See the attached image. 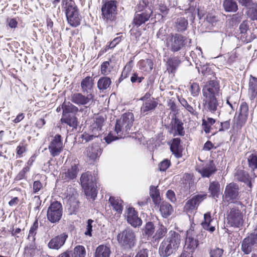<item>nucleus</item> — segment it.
<instances>
[{
  "mask_svg": "<svg viewBox=\"0 0 257 257\" xmlns=\"http://www.w3.org/2000/svg\"><path fill=\"white\" fill-rule=\"evenodd\" d=\"M235 177L239 181L245 182L248 180V174L243 170H237L235 173Z\"/></svg>",
  "mask_w": 257,
  "mask_h": 257,
  "instance_id": "de8ad7c7",
  "label": "nucleus"
},
{
  "mask_svg": "<svg viewBox=\"0 0 257 257\" xmlns=\"http://www.w3.org/2000/svg\"><path fill=\"white\" fill-rule=\"evenodd\" d=\"M153 11L151 8H147L143 12H136L134 17L133 25L139 27L148 21Z\"/></svg>",
  "mask_w": 257,
  "mask_h": 257,
  "instance_id": "f3484780",
  "label": "nucleus"
},
{
  "mask_svg": "<svg viewBox=\"0 0 257 257\" xmlns=\"http://www.w3.org/2000/svg\"><path fill=\"white\" fill-rule=\"evenodd\" d=\"M110 64L108 61H105L101 65V73L104 75H107L110 72Z\"/></svg>",
  "mask_w": 257,
  "mask_h": 257,
  "instance_id": "864d4df0",
  "label": "nucleus"
},
{
  "mask_svg": "<svg viewBox=\"0 0 257 257\" xmlns=\"http://www.w3.org/2000/svg\"><path fill=\"white\" fill-rule=\"evenodd\" d=\"M94 85L93 80L89 76L86 77L81 82V87L83 93H92L93 86Z\"/></svg>",
  "mask_w": 257,
  "mask_h": 257,
  "instance_id": "a878e982",
  "label": "nucleus"
},
{
  "mask_svg": "<svg viewBox=\"0 0 257 257\" xmlns=\"http://www.w3.org/2000/svg\"><path fill=\"white\" fill-rule=\"evenodd\" d=\"M93 222V220L92 219H88L87 221V225L86 226V230L84 234L86 235H88L89 236H92L91 232L92 231V223Z\"/></svg>",
  "mask_w": 257,
  "mask_h": 257,
  "instance_id": "0e129e2a",
  "label": "nucleus"
},
{
  "mask_svg": "<svg viewBox=\"0 0 257 257\" xmlns=\"http://www.w3.org/2000/svg\"><path fill=\"white\" fill-rule=\"evenodd\" d=\"M181 241L180 234L175 231L169 232L167 237L160 243L159 253L163 257H168L178 249Z\"/></svg>",
  "mask_w": 257,
  "mask_h": 257,
  "instance_id": "f03ea898",
  "label": "nucleus"
},
{
  "mask_svg": "<svg viewBox=\"0 0 257 257\" xmlns=\"http://www.w3.org/2000/svg\"><path fill=\"white\" fill-rule=\"evenodd\" d=\"M117 2L116 1H108L105 2L101 7L102 17L106 22L112 21L114 20L117 14Z\"/></svg>",
  "mask_w": 257,
  "mask_h": 257,
  "instance_id": "1a4fd4ad",
  "label": "nucleus"
},
{
  "mask_svg": "<svg viewBox=\"0 0 257 257\" xmlns=\"http://www.w3.org/2000/svg\"><path fill=\"white\" fill-rule=\"evenodd\" d=\"M149 250L147 248L139 250L135 257H148Z\"/></svg>",
  "mask_w": 257,
  "mask_h": 257,
  "instance_id": "338daca9",
  "label": "nucleus"
},
{
  "mask_svg": "<svg viewBox=\"0 0 257 257\" xmlns=\"http://www.w3.org/2000/svg\"><path fill=\"white\" fill-rule=\"evenodd\" d=\"M248 167L253 171L257 169V155L253 153L246 154Z\"/></svg>",
  "mask_w": 257,
  "mask_h": 257,
  "instance_id": "f704fd0d",
  "label": "nucleus"
},
{
  "mask_svg": "<svg viewBox=\"0 0 257 257\" xmlns=\"http://www.w3.org/2000/svg\"><path fill=\"white\" fill-rule=\"evenodd\" d=\"M187 25V21L184 18H181L177 20L175 27L178 32H183L186 30Z\"/></svg>",
  "mask_w": 257,
  "mask_h": 257,
  "instance_id": "79ce46f5",
  "label": "nucleus"
},
{
  "mask_svg": "<svg viewBox=\"0 0 257 257\" xmlns=\"http://www.w3.org/2000/svg\"><path fill=\"white\" fill-rule=\"evenodd\" d=\"M62 122L65 123L71 127H76L77 125V118L75 116H68L64 118H61Z\"/></svg>",
  "mask_w": 257,
  "mask_h": 257,
  "instance_id": "a18cd8bd",
  "label": "nucleus"
},
{
  "mask_svg": "<svg viewBox=\"0 0 257 257\" xmlns=\"http://www.w3.org/2000/svg\"><path fill=\"white\" fill-rule=\"evenodd\" d=\"M191 39L178 33H171L166 40V46L172 52H178L190 44Z\"/></svg>",
  "mask_w": 257,
  "mask_h": 257,
  "instance_id": "7ed1b4c3",
  "label": "nucleus"
},
{
  "mask_svg": "<svg viewBox=\"0 0 257 257\" xmlns=\"http://www.w3.org/2000/svg\"><path fill=\"white\" fill-rule=\"evenodd\" d=\"M72 257H85L86 251L85 247L82 245H77L71 251Z\"/></svg>",
  "mask_w": 257,
  "mask_h": 257,
  "instance_id": "58836bf2",
  "label": "nucleus"
},
{
  "mask_svg": "<svg viewBox=\"0 0 257 257\" xmlns=\"http://www.w3.org/2000/svg\"><path fill=\"white\" fill-rule=\"evenodd\" d=\"M64 145L62 137L57 134L51 139L48 149L51 156L53 157L58 156L63 150Z\"/></svg>",
  "mask_w": 257,
  "mask_h": 257,
  "instance_id": "ddd939ff",
  "label": "nucleus"
},
{
  "mask_svg": "<svg viewBox=\"0 0 257 257\" xmlns=\"http://www.w3.org/2000/svg\"><path fill=\"white\" fill-rule=\"evenodd\" d=\"M144 79V77L143 76H139L137 72H134L131 77V81L133 83H141Z\"/></svg>",
  "mask_w": 257,
  "mask_h": 257,
  "instance_id": "bf43d9fd",
  "label": "nucleus"
},
{
  "mask_svg": "<svg viewBox=\"0 0 257 257\" xmlns=\"http://www.w3.org/2000/svg\"><path fill=\"white\" fill-rule=\"evenodd\" d=\"M140 68L144 71L149 72L153 69V63L151 59L142 60L139 62Z\"/></svg>",
  "mask_w": 257,
  "mask_h": 257,
  "instance_id": "e433bc0d",
  "label": "nucleus"
},
{
  "mask_svg": "<svg viewBox=\"0 0 257 257\" xmlns=\"http://www.w3.org/2000/svg\"><path fill=\"white\" fill-rule=\"evenodd\" d=\"M62 214V204L58 201H54L51 203L48 208L47 217L51 223H56L61 219Z\"/></svg>",
  "mask_w": 257,
  "mask_h": 257,
  "instance_id": "9b49d317",
  "label": "nucleus"
},
{
  "mask_svg": "<svg viewBox=\"0 0 257 257\" xmlns=\"http://www.w3.org/2000/svg\"><path fill=\"white\" fill-rule=\"evenodd\" d=\"M30 168L28 166L25 167L17 175L15 179L16 180H20L25 178L26 174L29 172Z\"/></svg>",
  "mask_w": 257,
  "mask_h": 257,
  "instance_id": "052dcab7",
  "label": "nucleus"
},
{
  "mask_svg": "<svg viewBox=\"0 0 257 257\" xmlns=\"http://www.w3.org/2000/svg\"><path fill=\"white\" fill-rule=\"evenodd\" d=\"M104 117L101 116H98L94 119L93 122H92L89 127V130L91 133H95V135H99L100 132L102 131V128L104 125Z\"/></svg>",
  "mask_w": 257,
  "mask_h": 257,
  "instance_id": "4be33fe9",
  "label": "nucleus"
},
{
  "mask_svg": "<svg viewBox=\"0 0 257 257\" xmlns=\"http://www.w3.org/2000/svg\"><path fill=\"white\" fill-rule=\"evenodd\" d=\"M194 61L197 65L196 67L198 69V71H199L200 69H201V73L204 75H206L207 73L210 71V69L207 66L204 65L203 63L202 64V63L200 62V63L199 64V60H195Z\"/></svg>",
  "mask_w": 257,
  "mask_h": 257,
  "instance_id": "09e8293b",
  "label": "nucleus"
},
{
  "mask_svg": "<svg viewBox=\"0 0 257 257\" xmlns=\"http://www.w3.org/2000/svg\"><path fill=\"white\" fill-rule=\"evenodd\" d=\"M209 191L213 197H218L220 191V184L217 182L210 183Z\"/></svg>",
  "mask_w": 257,
  "mask_h": 257,
  "instance_id": "4c0bfd02",
  "label": "nucleus"
},
{
  "mask_svg": "<svg viewBox=\"0 0 257 257\" xmlns=\"http://www.w3.org/2000/svg\"><path fill=\"white\" fill-rule=\"evenodd\" d=\"M132 70V67L131 65V62L127 64L124 67L121 75L119 79V81H121L128 76L129 74Z\"/></svg>",
  "mask_w": 257,
  "mask_h": 257,
  "instance_id": "8fccbe9b",
  "label": "nucleus"
},
{
  "mask_svg": "<svg viewBox=\"0 0 257 257\" xmlns=\"http://www.w3.org/2000/svg\"><path fill=\"white\" fill-rule=\"evenodd\" d=\"M230 98H228L226 100L227 104L229 105L230 110H228L229 113L230 114L232 113L234 110V109L237 107V104L236 102H232L231 101H230Z\"/></svg>",
  "mask_w": 257,
  "mask_h": 257,
  "instance_id": "69168bd1",
  "label": "nucleus"
},
{
  "mask_svg": "<svg viewBox=\"0 0 257 257\" xmlns=\"http://www.w3.org/2000/svg\"><path fill=\"white\" fill-rule=\"evenodd\" d=\"M126 218L127 222L132 226L137 227L142 224V220L138 216L137 212L134 208L130 207L127 209L126 212Z\"/></svg>",
  "mask_w": 257,
  "mask_h": 257,
  "instance_id": "6ab92c4d",
  "label": "nucleus"
},
{
  "mask_svg": "<svg viewBox=\"0 0 257 257\" xmlns=\"http://www.w3.org/2000/svg\"><path fill=\"white\" fill-rule=\"evenodd\" d=\"M180 63V61L177 57L169 59L167 61V70L169 73H175Z\"/></svg>",
  "mask_w": 257,
  "mask_h": 257,
  "instance_id": "473e14b6",
  "label": "nucleus"
},
{
  "mask_svg": "<svg viewBox=\"0 0 257 257\" xmlns=\"http://www.w3.org/2000/svg\"><path fill=\"white\" fill-rule=\"evenodd\" d=\"M66 16L68 24L73 27H77L80 25L81 16L79 14L76 6L69 4L66 9Z\"/></svg>",
  "mask_w": 257,
  "mask_h": 257,
  "instance_id": "9d476101",
  "label": "nucleus"
},
{
  "mask_svg": "<svg viewBox=\"0 0 257 257\" xmlns=\"http://www.w3.org/2000/svg\"><path fill=\"white\" fill-rule=\"evenodd\" d=\"M171 162L168 159H164L159 164V170L161 171H165L170 166Z\"/></svg>",
  "mask_w": 257,
  "mask_h": 257,
  "instance_id": "4d7b16f0",
  "label": "nucleus"
},
{
  "mask_svg": "<svg viewBox=\"0 0 257 257\" xmlns=\"http://www.w3.org/2000/svg\"><path fill=\"white\" fill-rule=\"evenodd\" d=\"M118 243L125 248H132L136 242L135 232L130 228H126L117 235Z\"/></svg>",
  "mask_w": 257,
  "mask_h": 257,
  "instance_id": "423d86ee",
  "label": "nucleus"
},
{
  "mask_svg": "<svg viewBox=\"0 0 257 257\" xmlns=\"http://www.w3.org/2000/svg\"><path fill=\"white\" fill-rule=\"evenodd\" d=\"M222 248L215 247L210 249L209 252L210 257H221L223 253Z\"/></svg>",
  "mask_w": 257,
  "mask_h": 257,
  "instance_id": "5fc2aeb1",
  "label": "nucleus"
},
{
  "mask_svg": "<svg viewBox=\"0 0 257 257\" xmlns=\"http://www.w3.org/2000/svg\"><path fill=\"white\" fill-rule=\"evenodd\" d=\"M42 188V184L39 181H36L33 183V193H38Z\"/></svg>",
  "mask_w": 257,
  "mask_h": 257,
  "instance_id": "774afa93",
  "label": "nucleus"
},
{
  "mask_svg": "<svg viewBox=\"0 0 257 257\" xmlns=\"http://www.w3.org/2000/svg\"><path fill=\"white\" fill-rule=\"evenodd\" d=\"M111 253V251L109 244H101L96 247L94 257H110Z\"/></svg>",
  "mask_w": 257,
  "mask_h": 257,
  "instance_id": "b1692460",
  "label": "nucleus"
},
{
  "mask_svg": "<svg viewBox=\"0 0 257 257\" xmlns=\"http://www.w3.org/2000/svg\"><path fill=\"white\" fill-rule=\"evenodd\" d=\"M240 112L237 118H234L233 127L240 128L246 121L248 116V105L246 102H242L240 106Z\"/></svg>",
  "mask_w": 257,
  "mask_h": 257,
  "instance_id": "dca6fc26",
  "label": "nucleus"
},
{
  "mask_svg": "<svg viewBox=\"0 0 257 257\" xmlns=\"http://www.w3.org/2000/svg\"><path fill=\"white\" fill-rule=\"evenodd\" d=\"M238 186L234 183L228 184L225 189L223 198L224 202L236 203L242 206V203L237 201L239 198Z\"/></svg>",
  "mask_w": 257,
  "mask_h": 257,
  "instance_id": "6e6552de",
  "label": "nucleus"
},
{
  "mask_svg": "<svg viewBox=\"0 0 257 257\" xmlns=\"http://www.w3.org/2000/svg\"><path fill=\"white\" fill-rule=\"evenodd\" d=\"M196 171L200 173L203 177H209L216 171L215 166L213 161H210L205 166L199 167Z\"/></svg>",
  "mask_w": 257,
  "mask_h": 257,
  "instance_id": "412c9836",
  "label": "nucleus"
},
{
  "mask_svg": "<svg viewBox=\"0 0 257 257\" xmlns=\"http://www.w3.org/2000/svg\"><path fill=\"white\" fill-rule=\"evenodd\" d=\"M101 150L98 146H92L87 149V155L91 160H95L98 157V153H100Z\"/></svg>",
  "mask_w": 257,
  "mask_h": 257,
  "instance_id": "c9c22d12",
  "label": "nucleus"
},
{
  "mask_svg": "<svg viewBox=\"0 0 257 257\" xmlns=\"http://www.w3.org/2000/svg\"><path fill=\"white\" fill-rule=\"evenodd\" d=\"M78 171L77 166L74 164L71 165V168H69L67 171L62 174V178L67 181L73 179L76 177Z\"/></svg>",
  "mask_w": 257,
  "mask_h": 257,
  "instance_id": "cd10ccee",
  "label": "nucleus"
},
{
  "mask_svg": "<svg viewBox=\"0 0 257 257\" xmlns=\"http://www.w3.org/2000/svg\"><path fill=\"white\" fill-rule=\"evenodd\" d=\"M212 221L211 214L210 212L205 213L204 215V221L201 223V225L204 229H208L210 222Z\"/></svg>",
  "mask_w": 257,
  "mask_h": 257,
  "instance_id": "603ef678",
  "label": "nucleus"
},
{
  "mask_svg": "<svg viewBox=\"0 0 257 257\" xmlns=\"http://www.w3.org/2000/svg\"><path fill=\"white\" fill-rule=\"evenodd\" d=\"M179 100L182 106H183L188 111L193 113L194 109L193 107L188 103L187 101L183 98L179 99Z\"/></svg>",
  "mask_w": 257,
  "mask_h": 257,
  "instance_id": "680f3d73",
  "label": "nucleus"
},
{
  "mask_svg": "<svg viewBox=\"0 0 257 257\" xmlns=\"http://www.w3.org/2000/svg\"><path fill=\"white\" fill-rule=\"evenodd\" d=\"M202 105L204 109L212 113L215 112L219 105L217 98L219 96L220 87L215 80L207 82L202 88Z\"/></svg>",
  "mask_w": 257,
  "mask_h": 257,
  "instance_id": "f257e3e1",
  "label": "nucleus"
},
{
  "mask_svg": "<svg viewBox=\"0 0 257 257\" xmlns=\"http://www.w3.org/2000/svg\"><path fill=\"white\" fill-rule=\"evenodd\" d=\"M80 182L86 195L94 200L97 196L96 184L93 180L91 174L89 172L83 173L80 178Z\"/></svg>",
  "mask_w": 257,
  "mask_h": 257,
  "instance_id": "39448f33",
  "label": "nucleus"
},
{
  "mask_svg": "<svg viewBox=\"0 0 257 257\" xmlns=\"http://www.w3.org/2000/svg\"><path fill=\"white\" fill-rule=\"evenodd\" d=\"M109 202L115 211L119 214L121 213L123 209L122 201L121 200L117 198L110 197Z\"/></svg>",
  "mask_w": 257,
  "mask_h": 257,
  "instance_id": "2f4dec72",
  "label": "nucleus"
},
{
  "mask_svg": "<svg viewBox=\"0 0 257 257\" xmlns=\"http://www.w3.org/2000/svg\"><path fill=\"white\" fill-rule=\"evenodd\" d=\"M87 95H84L81 93H75L72 94L71 100L73 103L85 107L89 106L92 101L94 95L92 93H87Z\"/></svg>",
  "mask_w": 257,
  "mask_h": 257,
  "instance_id": "2eb2a0df",
  "label": "nucleus"
},
{
  "mask_svg": "<svg viewBox=\"0 0 257 257\" xmlns=\"http://www.w3.org/2000/svg\"><path fill=\"white\" fill-rule=\"evenodd\" d=\"M67 237L65 233L56 236L50 240L48 246L49 248L58 250L64 244Z\"/></svg>",
  "mask_w": 257,
  "mask_h": 257,
  "instance_id": "a211bd4d",
  "label": "nucleus"
},
{
  "mask_svg": "<svg viewBox=\"0 0 257 257\" xmlns=\"http://www.w3.org/2000/svg\"><path fill=\"white\" fill-rule=\"evenodd\" d=\"M190 83V91L191 94L193 96H196L198 95L200 91V87L199 84L197 83Z\"/></svg>",
  "mask_w": 257,
  "mask_h": 257,
  "instance_id": "6e6d98bb",
  "label": "nucleus"
},
{
  "mask_svg": "<svg viewBox=\"0 0 257 257\" xmlns=\"http://www.w3.org/2000/svg\"><path fill=\"white\" fill-rule=\"evenodd\" d=\"M206 194H200L192 196L186 202L184 209L187 213L196 211L200 204L206 198Z\"/></svg>",
  "mask_w": 257,
  "mask_h": 257,
  "instance_id": "4468645a",
  "label": "nucleus"
},
{
  "mask_svg": "<svg viewBox=\"0 0 257 257\" xmlns=\"http://www.w3.org/2000/svg\"><path fill=\"white\" fill-rule=\"evenodd\" d=\"M38 228V223L37 221H36L31 226L28 235V238L32 241H34L35 240V236L37 233V230Z\"/></svg>",
  "mask_w": 257,
  "mask_h": 257,
  "instance_id": "49530a36",
  "label": "nucleus"
},
{
  "mask_svg": "<svg viewBox=\"0 0 257 257\" xmlns=\"http://www.w3.org/2000/svg\"><path fill=\"white\" fill-rule=\"evenodd\" d=\"M183 123L181 120L175 117L171 121V127L170 130V133L173 134V136H184L185 132L183 126Z\"/></svg>",
  "mask_w": 257,
  "mask_h": 257,
  "instance_id": "aec40b11",
  "label": "nucleus"
},
{
  "mask_svg": "<svg viewBox=\"0 0 257 257\" xmlns=\"http://www.w3.org/2000/svg\"><path fill=\"white\" fill-rule=\"evenodd\" d=\"M150 194L154 203L156 205L159 204L160 201V193L159 190L156 187H152L150 189Z\"/></svg>",
  "mask_w": 257,
  "mask_h": 257,
  "instance_id": "c03bdc74",
  "label": "nucleus"
},
{
  "mask_svg": "<svg viewBox=\"0 0 257 257\" xmlns=\"http://www.w3.org/2000/svg\"><path fill=\"white\" fill-rule=\"evenodd\" d=\"M243 214L238 207L231 206L227 213V220L231 226L239 227L243 222Z\"/></svg>",
  "mask_w": 257,
  "mask_h": 257,
  "instance_id": "f8f14e48",
  "label": "nucleus"
},
{
  "mask_svg": "<svg viewBox=\"0 0 257 257\" xmlns=\"http://www.w3.org/2000/svg\"><path fill=\"white\" fill-rule=\"evenodd\" d=\"M92 134H89L87 133H84L82 135V138L83 140H85L86 142H88L91 140H92L93 138L98 137L99 135H95V133H91Z\"/></svg>",
  "mask_w": 257,
  "mask_h": 257,
  "instance_id": "e2e57ef3",
  "label": "nucleus"
},
{
  "mask_svg": "<svg viewBox=\"0 0 257 257\" xmlns=\"http://www.w3.org/2000/svg\"><path fill=\"white\" fill-rule=\"evenodd\" d=\"M155 227L152 222H148L143 228V233L148 237L152 236L154 233Z\"/></svg>",
  "mask_w": 257,
  "mask_h": 257,
  "instance_id": "ea45409f",
  "label": "nucleus"
},
{
  "mask_svg": "<svg viewBox=\"0 0 257 257\" xmlns=\"http://www.w3.org/2000/svg\"><path fill=\"white\" fill-rule=\"evenodd\" d=\"M251 79L249 81L248 93L251 99H254L257 94V78L250 76Z\"/></svg>",
  "mask_w": 257,
  "mask_h": 257,
  "instance_id": "c85d7f7f",
  "label": "nucleus"
},
{
  "mask_svg": "<svg viewBox=\"0 0 257 257\" xmlns=\"http://www.w3.org/2000/svg\"><path fill=\"white\" fill-rule=\"evenodd\" d=\"M206 235L205 231L199 232L192 229L188 230L187 231L185 241L186 249L193 252L199 245V240H202Z\"/></svg>",
  "mask_w": 257,
  "mask_h": 257,
  "instance_id": "0eeeda50",
  "label": "nucleus"
},
{
  "mask_svg": "<svg viewBox=\"0 0 257 257\" xmlns=\"http://www.w3.org/2000/svg\"><path fill=\"white\" fill-rule=\"evenodd\" d=\"M158 104V103L156 99L143 101V104L141 107V114L145 115L148 114L149 112L154 111L157 107Z\"/></svg>",
  "mask_w": 257,
  "mask_h": 257,
  "instance_id": "5701e85b",
  "label": "nucleus"
},
{
  "mask_svg": "<svg viewBox=\"0 0 257 257\" xmlns=\"http://www.w3.org/2000/svg\"><path fill=\"white\" fill-rule=\"evenodd\" d=\"M249 9L247 14L252 20H257V5H253L248 8Z\"/></svg>",
  "mask_w": 257,
  "mask_h": 257,
  "instance_id": "3c124183",
  "label": "nucleus"
},
{
  "mask_svg": "<svg viewBox=\"0 0 257 257\" xmlns=\"http://www.w3.org/2000/svg\"><path fill=\"white\" fill-rule=\"evenodd\" d=\"M147 0H142L137 6V12H143L147 8H150L147 5Z\"/></svg>",
  "mask_w": 257,
  "mask_h": 257,
  "instance_id": "13d9d810",
  "label": "nucleus"
},
{
  "mask_svg": "<svg viewBox=\"0 0 257 257\" xmlns=\"http://www.w3.org/2000/svg\"><path fill=\"white\" fill-rule=\"evenodd\" d=\"M166 232V227L163 225H161L156 230V232L153 238L155 241L159 240L163 237L165 235Z\"/></svg>",
  "mask_w": 257,
  "mask_h": 257,
  "instance_id": "37998d69",
  "label": "nucleus"
},
{
  "mask_svg": "<svg viewBox=\"0 0 257 257\" xmlns=\"http://www.w3.org/2000/svg\"><path fill=\"white\" fill-rule=\"evenodd\" d=\"M170 149L173 154L175 156L179 158L182 156V149L180 145V139L179 138H175L173 140Z\"/></svg>",
  "mask_w": 257,
  "mask_h": 257,
  "instance_id": "bb28decb",
  "label": "nucleus"
},
{
  "mask_svg": "<svg viewBox=\"0 0 257 257\" xmlns=\"http://www.w3.org/2000/svg\"><path fill=\"white\" fill-rule=\"evenodd\" d=\"M254 240L249 235L243 239L241 242V249L244 254H248L250 253L253 248V246L255 244Z\"/></svg>",
  "mask_w": 257,
  "mask_h": 257,
  "instance_id": "393cba45",
  "label": "nucleus"
},
{
  "mask_svg": "<svg viewBox=\"0 0 257 257\" xmlns=\"http://www.w3.org/2000/svg\"><path fill=\"white\" fill-rule=\"evenodd\" d=\"M62 109H63V113H73L77 112L78 110V108L72 103L68 102V103H64L62 104Z\"/></svg>",
  "mask_w": 257,
  "mask_h": 257,
  "instance_id": "a19ab883",
  "label": "nucleus"
},
{
  "mask_svg": "<svg viewBox=\"0 0 257 257\" xmlns=\"http://www.w3.org/2000/svg\"><path fill=\"white\" fill-rule=\"evenodd\" d=\"M223 7L227 12H235L238 10V5L235 0H224Z\"/></svg>",
  "mask_w": 257,
  "mask_h": 257,
  "instance_id": "7c9ffc66",
  "label": "nucleus"
},
{
  "mask_svg": "<svg viewBox=\"0 0 257 257\" xmlns=\"http://www.w3.org/2000/svg\"><path fill=\"white\" fill-rule=\"evenodd\" d=\"M160 211L163 217L167 218L172 214L173 209L170 204L162 202L160 206Z\"/></svg>",
  "mask_w": 257,
  "mask_h": 257,
  "instance_id": "c756f323",
  "label": "nucleus"
},
{
  "mask_svg": "<svg viewBox=\"0 0 257 257\" xmlns=\"http://www.w3.org/2000/svg\"><path fill=\"white\" fill-rule=\"evenodd\" d=\"M134 121V114L130 112L123 114L121 117L117 120L115 126V132L120 138L125 137L130 133Z\"/></svg>",
  "mask_w": 257,
  "mask_h": 257,
  "instance_id": "20e7f679",
  "label": "nucleus"
},
{
  "mask_svg": "<svg viewBox=\"0 0 257 257\" xmlns=\"http://www.w3.org/2000/svg\"><path fill=\"white\" fill-rule=\"evenodd\" d=\"M111 83L110 78L108 77H101L97 82V87L99 90L103 91L108 88Z\"/></svg>",
  "mask_w": 257,
  "mask_h": 257,
  "instance_id": "72a5a7b5",
  "label": "nucleus"
}]
</instances>
